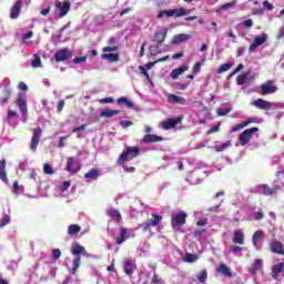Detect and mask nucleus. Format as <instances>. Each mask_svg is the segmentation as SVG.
Here are the masks:
<instances>
[{
  "label": "nucleus",
  "mask_w": 284,
  "mask_h": 284,
  "mask_svg": "<svg viewBox=\"0 0 284 284\" xmlns=\"http://www.w3.org/2000/svg\"><path fill=\"white\" fill-rule=\"evenodd\" d=\"M162 219L161 215L152 214V219L149 222L140 224L139 227H142L143 232H148L151 227H156Z\"/></svg>",
  "instance_id": "9d476101"
},
{
  "label": "nucleus",
  "mask_w": 284,
  "mask_h": 284,
  "mask_svg": "<svg viewBox=\"0 0 284 284\" xmlns=\"http://www.w3.org/2000/svg\"><path fill=\"white\" fill-rule=\"evenodd\" d=\"M102 59H105L106 61H111V63H114L115 61H119V54L104 53V54H102Z\"/></svg>",
  "instance_id": "4c0bfd02"
},
{
  "label": "nucleus",
  "mask_w": 284,
  "mask_h": 284,
  "mask_svg": "<svg viewBox=\"0 0 284 284\" xmlns=\"http://www.w3.org/2000/svg\"><path fill=\"white\" fill-rule=\"evenodd\" d=\"M120 125H122V128H130V125H133V123L130 120H123L120 122Z\"/></svg>",
  "instance_id": "052dcab7"
},
{
  "label": "nucleus",
  "mask_w": 284,
  "mask_h": 284,
  "mask_svg": "<svg viewBox=\"0 0 284 284\" xmlns=\"http://www.w3.org/2000/svg\"><path fill=\"white\" fill-rule=\"evenodd\" d=\"M261 236H263V231H256V232L253 234L252 243H253L254 247H256V245H257L258 240L261 239Z\"/></svg>",
  "instance_id": "a18cd8bd"
},
{
  "label": "nucleus",
  "mask_w": 284,
  "mask_h": 284,
  "mask_svg": "<svg viewBox=\"0 0 284 284\" xmlns=\"http://www.w3.org/2000/svg\"><path fill=\"white\" fill-rule=\"evenodd\" d=\"M283 272V263H278L273 266V278H278V274Z\"/></svg>",
  "instance_id": "a19ab883"
},
{
  "label": "nucleus",
  "mask_w": 284,
  "mask_h": 284,
  "mask_svg": "<svg viewBox=\"0 0 284 284\" xmlns=\"http://www.w3.org/2000/svg\"><path fill=\"white\" fill-rule=\"evenodd\" d=\"M134 270H136V263L130 260L124 262V273L128 274V276H132Z\"/></svg>",
  "instance_id": "4be33fe9"
},
{
  "label": "nucleus",
  "mask_w": 284,
  "mask_h": 284,
  "mask_svg": "<svg viewBox=\"0 0 284 284\" xmlns=\"http://www.w3.org/2000/svg\"><path fill=\"white\" fill-rule=\"evenodd\" d=\"M139 69L144 74V77H146L148 81H150V73L148 72V69H145L144 67H141V65L139 67Z\"/></svg>",
  "instance_id": "69168bd1"
},
{
  "label": "nucleus",
  "mask_w": 284,
  "mask_h": 284,
  "mask_svg": "<svg viewBox=\"0 0 284 284\" xmlns=\"http://www.w3.org/2000/svg\"><path fill=\"white\" fill-rule=\"evenodd\" d=\"M43 172L44 174H54V169H52V165L50 163H44Z\"/></svg>",
  "instance_id": "3c124183"
},
{
  "label": "nucleus",
  "mask_w": 284,
  "mask_h": 284,
  "mask_svg": "<svg viewBox=\"0 0 284 284\" xmlns=\"http://www.w3.org/2000/svg\"><path fill=\"white\" fill-rule=\"evenodd\" d=\"M150 52H151L152 57H155V54H160L161 53V51H159V47H156V45H152L150 48Z\"/></svg>",
  "instance_id": "4d7b16f0"
},
{
  "label": "nucleus",
  "mask_w": 284,
  "mask_h": 284,
  "mask_svg": "<svg viewBox=\"0 0 284 284\" xmlns=\"http://www.w3.org/2000/svg\"><path fill=\"white\" fill-rule=\"evenodd\" d=\"M21 14V0H18L11 9L10 19H19Z\"/></svg>",
  "instance_id": "412c9836"
},
{
  "label": "nucleus",
  "mask_w": 284,
  "mask_h": 284,
  "mask_svg": "<svg viewBox=\"0 0 284 284\" xmlns=\"http://www.w3.org/2000/svg\"><path fill=\"white\" fill-rule=\"evenodd\" d=\"M262 267H263V260H255V262L251 265L248 271L251 272V274H256V272L261 271Z\"/></svg>",
  "instance_id": "c756f323"
},
{
  "label": "nucleus",
  "mask_w": 284,
  "mask_h": 284,
  "mask_svg": "<svg viewBox=\"0 0 284 284\" xmlns=\"http://www.w3.org/2000/svg\"><path fill=\"white\" fill-rule=\"evenodd\" d=\"M254 194H264V196H270L272 194H276V189H270L267 184H260L252 189Z\"/></svg>",
  "instance_id": "0eeeda50"
},
{
  "label": "nucleus",
  "mask_w": 284,
  "mask_h": 284,
  "mask_svg": "<svg viewBox=\"0 0 284 284\" xmlns=\"http://www.w3.org/2000/svg\"><path fill=\"white\" fill-rule=\"evenodd\" d=\"M187 70H190V67H187V65H183L178 69H173L171 71V79H173V81H175V79L181 77V74H183V72H187Z\"/></svg>",
  "instance_id": "5701e85b"
},
{
  "label": "nucleus",
  "mask_w": 284,
  "mask_h": 284,
  "mask_svg": "<svg viewBox=\"0 0 284 284\" xmlns=\"http://www.w3.org/2000/svg\"><path fill=\"white\" fill-rule=\"evenodd\" d=\"M71 253L73 256H88V251H85V247L81 246L79 243L74 242L71 246Z\"/></svg>",
  "instance_id": "dca6fc26"
},
{
  "label": "nucleus",
  "mask_w": 284,
  "mask_h": 284,
  "mask_svg": "<svg viewBox=\"0 0 284 284\" xmlns=\"http://www.w3.org/2000/svg\"><path fill=\"white\" fill-rule=\"evenodd\" d=\"M232 63H224L220 65V68L216 70V74H223V72H227L232 68Z\"/></svg>",
  "instance_id": "37998d69"
},
{
  "label": "nucleus",
  "mask_w": 284,
  "mask_h": 284,
  "mask_svg": "<svg viewBox=\"0 0 284 284\" xmlns=\"http://www.w3.org/2000/svg\"><path fill=\"white\" fill-rule=\"evenodd\" d=\"M265 41H267V33H262L260 37H255L254 42L248 48V52H254V50L260 45H263Z\"/></svg>",
  "instance_id": "4468645a"
},
{
  "label": "nucleus",
  "mask_w": 284,
  "mask_h": 284,
  "mask_svg": "<svg viewBox=\"0 0 284 284\" xmlns=\"http://www.w3.org/2000/svg\"><path fill=\"white\" fill-rule=\"evenodd\" d=\"M152 283L153 284H163V280H161V277H159V275H154L152 278Z\"/></svg>",
  "instance_id": "0e129e2a"
},
{
  "label": "nucleus",
  "mask_w": 284,
  "mask_h": 284,
  "mask_svg": "<svg viewBox=\"0 0 284 284\" xmlns=\"http://www.w3.org/2000/svg\"><path fill=\"white\" fill-rule=\"evenodd\" d=\"M197 281L200 283H205L207 281V271L206 270H202L199 274H197Z\"/></svg>",
  "instance_id": "c03bdc74"
},
{
  "label": "nucleus",
  "mask_w": 284,
  "mask_h": 284,
  "mask_svg": "<svg viewBox=\"0 0 284 284\" xmlns=\"http://www.w3.org/2000/svg\"><path fill=\"white\" fill-rule=\"evenodd\" d=\"M191 12V10H186L185 8L161 10L158 13V19H163V17H175L176 19H179L180 17H187V14H190Z\"/></svg>",
  "instance_id": "f257e3e1"
},
{
  "label": "nucleus",
  "mask_w": 284,
  "mask_h": 284,
  "mask_svg": "<svg viewBox=\"0 0 284 284\" xmlns=\"http://www.w3.org/2000/svg\"><path fill=\"white\" fill-rule=\"evenodd\" d=\"M32 68H41V57L39 54H33V59L31 60Z\"/></svg>",
  "instance_id": "79ce46f5"
},
{
  "label": "nucleus",
  "mask_w": 284,
  "mask_h": 284,
  "mask_svg": "<svg viewBox=\"0 0 284 284\" xmlns=\"http://www.w3.org/2000/svg\"><path fill=\"white\" fill-rule=\"evenodd\" d=\"M232 146V141H226L214 146L215 152H224L227 148Z\"/></svg>",
  "instance_id": "473e14b6"
},
{
  "label": "nucleus",
  "mask_w": 284,
  "mask_h": 284,
  "mask_svg": "<svg viewBox=\"0 0 284 284\" xmlns=\"http://www.w3.org/2000/svg\"><path fill=\"white\" fill-rule=\"evenodd\" d=\"M81 265V256H77L73 260V267H72V274H77V271L79 270V266Z\"/></svg>",
  "instance_id": "49530a36"
},
{
  "label": "nucleus",
  "mask_w": 284,
  "mask_h": 284,
  "mask_svg": "<svg viewBox=\"0 0 284 284\" xmlns=\"http://www.w3.org/2000/svg\"><path fill=\"white\" fill-rule=\"evenodd\" d=\"M99 103H114V98H104L99 100Z\"/></svg>",
  "instance_id": "e2e57ef3"
},
{
  "label": "nucleus",
  "mask_w": 284,
  "mask_h": 284,
  "mask_svg": "<svg viewBox=\"0 0 284 284\" xmlns=\"http://www.w3.org/2000/svg\"><path fill=\"white\" fill-rule=\"evenodd\" d=\"M16 103L22 116L26 119L28 116V100L26 99V93H19Z\"/></svg>",
  "instance_id": "423d86ee"
},
{
  "label": "nucleus",
  "mask_w": 284,
  "mask_h": 284,
  "mask_svg": "<svg viewBox=\"0 0 284 284\" xmlns=\"http://www.w3.org/2000/svg\"><path fill=\"white\" fill-rule=\"evenodd\" d=\"M254 79H256V73L252 72V70H248L237 77L236 83L237 85H247L250 82L254 81Z\"/></svg>",
  "instance_id": "20e7f679"
},
{
  "label": "nucleus",
  "mask_w": 284,
  "mask_h": 284,
  "mask_svg": "<svg viewBox=\"0 0 284 284\" xmlns=\"http://www.w3.org/2000/svg\"><path fill=\"white\" fill-rule=\"evenodd\" d=\"M116 114H121V111L106 109L100 113V116L102 119H112V116H116Z\"/></svg>",
  "instance_id": "bb28decb"
},
{
  "label": "nucleus",
  "mask_w": 284,
  "mask_h": 284,
  "mask_svg": "<svg viewBox=\"0 0 284 284\" xmlns=\"http://www.w3.org/2000/svg\"><path fill=\"white\" fill-rule=\"evenodd\" d=\"M128 241V230L121 229L120 235L116 237L118 245H121L122 243H125Z\"/></svg>",
  "instance_id": "2f4dec72"
},
{
  "label": "nucleus",
  "mask_w": 284,
  "mask_h": 284,
  "mask_svg": "<svg viewBox=\"0 0 284 284\" xmlns=\"http://www.w3.org/2000/svg\"><path fill=\"white\" fill-rule=\"evenodd\" d=\"M84 179H92V181H97L99 179V170L91 169L88 173L84 174Z\"/></svg>",
  "instance_id": "f704fd0d"
},
{
  "label": "nucleus",
  "mask_w": 284,
  "mask_h": 284,
  "mask_svg": "<svg viewBox=\"0 0 284 284\" xmlns=\"http://www.w3.org/2000/svg\"><path fill=\"white\" fill-rule=\"evenodd\" d=\"M55 7L58 8V10H60L59 14H58V19H63V17H65V14H68V12H70V1H64V2H57Z\"/></svg>",
  "instance_id": "ddd939ff"
},
{
  "label": "nucleus",
  "mask_w": 284,
  "mask_h": 284,
  "mask_svg": "<svg viewBox=\"0 0 284 284\" xmlns=\"http://www.w3.org/2000/svg\"><path fill=\"white\" fill-rule=\"evenodd\" d=\"M219 274H223V276L232 277V273L230 272V267H227L225 264H220V267L217 268Z\"/></svg>",
  "instance_id": "e433bc0d"
},
{
  "label": "nucleus",
  "mask_w": 284,
  "mask_h": 284,
  "mask_svg": "<svg viewBox=\"0 0 284 284\" xmlns=\"http://www.w3.org/2000/svg\"><path fill=\"white\" fill-rule=\"evenodd\" d=\"M68 140V136H60L59 138V145L58 148L63 149L65 148V141Z\"/></svg>",
  "instance_id": "5fc2aeb1"
},
{
  "label": "nucleus",
  "mask_w": 284,
  "mask_h": 284,
  "mask_svg": "<svg viewBox=\"0 0 284 284\" xmlns=\"http://www.w3.org/2000/svg\"><path fill=\"white\" fill-rule=\"evenodd\" d=\"M88 61V57H80V58H74L73 63H85Z\"/></svg>",
  "instance_id": "13d9d810"
},
{
  "label": "nucleus",
  "mask_w": 284,
  "mask_h": 284,
  "mask_svg": "<svg viewBox=\"0 0 284 284\" xmlns=\"http://www.w3.org/2000/svg\"><path fill=\"white\" fill-rule=\"evenodd\" d=\"M206 30L207 32H219V24L216 22H212L211 28H207Z\"/></svg>",
  "instance_id": "6e6d98bb"
},
{
  "label": "nucleus",
  "mask_w": 284,
  "mask_h": 284,
  "mask_svg": "<svg viewBox=\"0 0 284 284\" xmlns=\"http://www.w3.org/2000/svg\"><path fill=\"white\" fill-rule=\"evenodd\" d=\"M241 252H245V248L241 247V246H236V245H231L229 247V253L235 254V256H239V254H241Z\"/></svg>",
  "instance_id": "58836bf2"
},
{
  "label": "nucleus",
  "mask_w": 284,
  "mask_h": 284,
  "mask_svg": "<svg viewBox=\"0 0 284 284\" xmlns=\"http://www.w3.org/2000/svg\"><path fill=\"white\" fill-rule=\"evenodd\" d=\"M166 37H168L166 29L159 30L154 33V41H156V43H163Z\"/></svg>",
  "instance_id": "b1692460"
},
{
  "label": "nucleus",
  "mask_w": 284,
  "mask_h": 284,
  "mask_svg": "<svg viewBox=\"0 0 284 284\" xmlns=\"http://www.w3.org/2000/svg\"><path fill=\"white\" fill-rule=\"evenodd\" d=\"M85 128H88V124H81L80 126H77L72 130L73 133L77 132H85Z\"/></svg>",
  "instance_id": "864d4df0"
},
{
  "label": "nucleus",
  "mask_w": 284,
  "mask_h": 284,
  "mask_svg": "<svg viewBox=\"0 0 284 284\" xmlns=\"http://www.w3.org/2000/svg\"><path fill=\"white\" fill-rule=\"evenodd\" d=\"M271 252H274L275 254H284L283 251V244L281 242L273 241L270 244Z\"/></svg>",
  "instance_id": "a878e982"
},
{
  "label": "nucleus",
  "mask_w": 284,
  "mask_h": 284,
  "mask_svg": "<svg viewBox=\"0 0 284 284\" xmlns=\"http://www.w3.org/2000/svg\"><path fill=\"white\" fill-rule=\"evenodd\" d=\"M41 134H43V130H41L40 126L33 130V135L31 138V143H30V150L32 152H37V148H39V141H41Z\"/></svg>",
  "instance_id": "6e6552de"
},
{
  "label": "nucleus",
  "mask_w": 284,
  "mask_h": 284,
  "mask_svg": "<svg viewBox=\"0 0 284 284\" xmlns=\"http://www.w3.org/2000/svg\"><path fill=\"white\" fill-rule=\"evenodd\" d=\"M233 243L245 245V234L241 230H236L233 234Z\"/></svg>",
  "instance_id": "6ab92c4d"
},
{
  "label": "nucleus",
  "mask_w": 284,
  "mask_h": 284,
  "mask_svg": "<svg viewBox=\"0 0 284 284\" xmlns=\"http://www.w3.org/2000/svg\"><path fill=\"white\" fill-rule=\"evenodd\" d=\"M274 81L268 80L267 82L263 83L261 85V94L267 95V94H274L278 90L276 85L273 84Z\"/></svg>",
  "instance_id": "f8f14e48"
},
{
  "label": "nucleus",
  "mask_w": 284,
  "mask_h": 284,
  "mask_svg": "<svg viewBox=\"0 0 284 284\" xmlns=\"http://www.w3.org/2000/svg\"><path fill=\"white\" fill-rule=\"evenodd\" d=\"M140 149L139 148H128L118 159V165H123V163L128 161H132L135 156H139Z\"/></svg>",
  "instance_id": "f03ea898"
},
{
  "label": "nucleus",
  "mask_w": 284,
  "mask_h": 284,
  "mask_svg": "<svg viewBox=\"0 0 284 284\" xmlns=\"http://www.w3.org/2000/svg\"><path fill=\"white\" fill-rule=\"evenodd\" d=\"M251 105H254V108H257L258 110H272L276 108V103L263 100L261 98L253 101Z\"/></svg>",
  "instance_id": "1a4fd4ad"
},
{
  "label": "nucleus",
  "mask_w": 284,
  "mask_h": 284,
  "mask_svg": "<svg viewBox=\"0 0 284 284\" xmlns=\"http://www.w3.org/2000/svg\"><path fill=\"white\" fill-rule=\"evenodd\" d=\"M70 185H72V182H70V181L63 182V184L61 186V192H65V190H68V187H70Z\"/></svg>",
  "instance_id": "680f3d73"
},
{
  "label": "nucleus",
  "mask_w": 284,
  "mask_h": 284,
  "mask_svg": "<svg viewBox=\"0 0 284 284\" xmlns=\"http://www.w3.org/2000/svg\"><path fill=\"white\" fill-rule=\"evenodd\" d=\"M168 101H169V103H178L179 105H185V103H187L185 98L179 97V95L173 94V93L168 95Z\"/></svg>",
  "instance_id": "aec40b11"
},
{
  "label": "nucleus",
  "mask_w": 284,
  "mask_h": 284,
  "mask_svg": "<svg viewBox=\"0 0 284 284\" xmlns=\"http://www.w3.org/2000/svg\"><path fill=\"white\" fill-rule=\"evenodd\" d=\"M230 112H232V109H230V108H225V109L219 108V109L216 110V114H217L219 116H227V114H230Z\"/></svg>",
  "instance_id": "de8ad7c7"
},
{
  "label": "nucleus",
  "mask_w": 284,
  "mask_h": 284,
  "mask_svg": "<svg viewBox=\"0 0 284 284\" xmlns=\"http://www.w3.org/2000/svg\"><path fill=\"white\" fill-rule=\"evenodd\" d=\"M250 123H254V120H248L243 123H240L231 129V133L240 132V130H243V128H247Z\"/></svg>",
  "instance_id": "72a5a7b5"
},
{
  "label": "nucleus",
  "mask_w": 284,
  "mask_h": 284,
  "mask_svg": "<svg viewBox=\"0 0 284 284\" xmlns=\"http://www.w3.org/2000/svg\"><path fill=\"white\" fill-rule=\"evenodd\" d=\"M258 132V128L253 126L251 129H246L243 133L240 134L239 143L240 145H247L250 141L254 138V134Z\"/></svg>",
  "instance_id": "7ed1b4c3"
},
{
  "label": "nucleus",
  "mask_w": 284,
  "mask_h": 284,
  "mask_svg": "<svg viewBox=\"0 0 284 284\" xmlns=\"http://www.w3.org/2000/svg\"><path fill=\"white\" fill-rule=\"evenodd\" d=\"M142 141L143 143H160V141H163V139L159 135L145 134Z\"/></svg>",
  "instance_id": "393cba45"
},
{
  "label": "nucleus",
  "mask_w": 284,
  "mask_h": 284,
  "mask_svg": "<svg viewBox=\"0 0 284 284\" xmlns=\"http://www.w3.org/2000/svg\"><path fill=\"white\" fill-rule=\"evenodd\" d=\"M79 232H81L79 224H71L68 226V234L70 236H74V234H79Z\"/></svg>",
  "instance_id": "c9c22d12"
},
{
  "label": "nucleus",
  "mask_w": 284,
  "mask_h": 284,
  "mask_svg": "<svg viewBox=\"0 0 284 284\" xmlns=\"http://www.w3.org/2000/svg\"><path fill=\"white\" fill-rule=\"evenodd\" d=\"M10 221H11L10 215L4 214V215L2 216L1 222H0V230H3V227L10 223Z\"/></svg>",
  "instance_id": "09e8293b"
},
{
  "label": "nucleus",
  "mask_w": 284,
  "mask_h": 284,
  "mask_svg": "<svg viewBox=\"0 0 284 284\" xmlns=\"http://www.w3.org/2000/svg\"><path fill=\"white\" fill-rule=\"evenodd\" d=\"M12 91L10 89H6V97L1 100V105H6L8 103V99H10Z\"/></svg>",
  "instance_id": "603ef678"
},
{
  "label": "nucleus",
  "mask_w": 284,
  "mask_h": 284,
  "mask_svg": "<svg viewBox=\"0 0 284 284\" xmlns=\"http://www.w3.org/2000/svg\"><path fill=\"white\" fill-rule=\"evenodd\" d=\"M183 261H185V263H196V261H199V256L192 253H187L183 256Z\"/></svg>",
  "instance_id": "ea45409f"
},
{
  "label": "nucleus",
  "mask_w": 284,
  "mask_h": 284,
  "mask_svg": "<svg viewBox=\"0 0 284 284\" xmlns=\"http://www.w3.org/2000/svg\"><path fill=\"white\" fill-rule=\"evenodd\" d=\"M196 225L199 227H204V225H207V219H203L196 222Z\"/></svg>",
  "instance_id": "338daca9"
},
{
  "label": "nucleus",
  "mask_w": 284,
  "mask_h": 284,
  "mask_svg": "<svg viewBox=\"0 0 284 284\" xmlns=\"http://www.w3.org/2000/svg\"><path fill=\"white\" fill-rule=\"evenodd\" d=\"M181 123V118L178 119H169L164 122H161L160 125L163 130H172V128H176Z\"/></svg>",
  "instance_id": "f3484780"
},
{
  "label": "nucleus",
  "mask_w": 284,
  "mask_h": 284,
  "mask_svg": "<svg viewBox=\"0 0 284 284\" xmlns=\"http://www.w3.org/2000/svg\"><path fill=\"white\" fill-rule=\"evenodd\" d=\"M0 181L8 184V173H6V160L0 161Z\"/></svg>",
  "instance_id": "cd10ccee"
},
{
  "label": "nucleus",
  "mask_w": 284,
  "mask_h": 284,
  "mask_svg": "<svg viewBox=\"0 0 284 284\" xmlns=\"http://www.w3.org/2000/svg\"><path fill=\"white\" fill-rule=\"evenodd\" d=\"M235 7H236V0H233L231 2L220 6L216 12H227V10H232V8H235Z\"/></svg>",
  "instance_id": "c85d7f7f"
},
{
  "label": "nucleus",
  "mask_w": 284,
  "mask_h": 284,
  "mask_svg": "<svg viewBox=\"0 0 284 284\" xmlns=\"http://www.w3.org/2000/svg\"><path fill=\"white\" fill-rule=\"evenodd\" d=\"M71 57H72V51H70V49H68V48L60 49L54 54V59H55L57 63L68 61V59H70Z\"/></svg>",
  "instance_id": "9b49d317"
},
{
  "label": "nucleus",
  "mask_w": 284,
  "mask_h": 284,
  "mask_svg": "<svg viewBox=\"0 0 284 284\" xmlns=\"http://www.w3.org/2000/svg\"><path fill=\"white\" fill-rule=\"evenodd\" d=\"M52 256L55 260L61 258V250L54 248L53 252H52Z\"/></svg>",
  "instance_id": "bf43d9fd"
},
{
  "label": "nucleus",
  "mask_w": 284,
  "mask_h": 284,
  "mask_svg": "<svg viewBox=\"0 0 284 284\" xmlns=\"http://www.w3.org/2000/svg\"><path fill=\"white\" fill-rule=\"evenodd\" d=\"M81 170V166H79V161L74 158H69L65 166L67 172H73L77 173Z\"/></svg>",
  "instance_id": "2eb2a0df"
},
{
  "label": "nucleus",
  "mask_w": 284,
  "mask_h": 284,
  "mask_svg": "<svg viewBox=\"0 0 284 284\" xmlns=\"http://www.w3.org/2000/svg\"><path fill=\"white\" fill-rule=\"evenodd\" d=\"M186 219H187V214L183 211L172 215V227H174V230H179V227L185 225Z\"/></svg>",
  "instance_id": "39448f33"
},
{
  "label": "nucleus",
  "mask_w": 284,
  "mask_h": 284,
  "mask_svg": "<svg viewBox=\"0 0 284 284\" xmlns=\"http://www.w3.org/2000/svg\"><path fill=\"white\" fill-rule=\"evenodd\" d=\"M12 119H17V111L14 110H9L7 113V123H10L12 121Z\"/></svg>",
  "instance_id": "8fccbe9b"
},
{
  "label": "nucleus",
  "mask_w": 284,
  "mask_h": 284,
  "mask_svg": "<svg viewBox=\"0 0 284 284\" xmlns=\"http://www.w3.org/2000/svg\"><path fill=\"white\" fill-rule=\"evenodd\" d=\"M20 190H21V187L19 186V182H14L13 183V193L19 194Z\"/></svg>",
  "instance_id": "774afa93"
},
{
  "label": "nucleus",
  "mask_w": 284,
  "mask_h": 284,
  "mask_svg": "<svg viewBox=\"0 0 284 284\" xmlns=\"http://www.w3.org/2000/svg\"><path fill=\"white\" fill-rule=\"evenodd\" d=\"M108 216H110L113 221H118L120 222L122 216H121V212H119L118 210L111 209L109 211H106Z\"/></svg>",
  "instance_id": "7c9ffc66"
},
{
  "label": "nucleus",
  "mask_w": 284,
  "mask_h": 284,
  "mask_svg": "<svg viewBox=\"0 0 284 284\" xmlns=\"http://www.w3.org/2000/svg\"><path fill=\"white\" fill-rule=\"evenodd\" d=\"M192 37L186 33H180L173 37L172 39V44L173 45H179V43H185V41H190Z\"/></svg>",
  "instance_id": "a211bd4d"
}]
</instances>
